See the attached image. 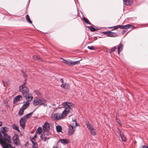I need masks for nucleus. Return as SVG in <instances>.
<instances>
[{
    "label": "nucleus",
    "instance_id": "nucleus-34",
    "mask_svg": "<svg viewBox=\"0 0 148 148\" xmlns=\"http://www.w3.org/2000/svg\"><path fill=\"white\" fill-rule=\"evenodd\" d=\"M83 19L84 20V21L86 23H87L88 24H90V25L91 24L90 23V22L88 20V19H87V18H86L85 17H83Z\"/></svg>",
    "mask_w": 148,
    "mask_h": 148
},
{
    "label": "nucleus",
    "instance_id": "nucleus-19",
    "mask_svg": "<svg viewBox=\"0 0 148 148\" xmlns=\"http://www.w3.org/2000/svg\"><path fill=\"white\" fill-rule=\"evenodd\" d=\"M123 45L122 44L119 45L117 47L118 53L119 54L123 50Z\"/></svg>",
    "mask_w": 148,
    "mask_h": 148
},
{
    "label": "nucleus",
    "instance_id": "nucleus-33",
    "mask_svg": "<svg viewBox=\"0 0 148 148\" xmlns=\"http://www.w3.org/2000/svg\"><path fill=\"white\" fill-rule=\"evenodd\" d=\"M26 19L27 21L30 23H32V21H31L29 15L27 14V15L26 16Z\"/></svg>",
    "mask_w": 148,
    "mask_h": 148
},
{
    "label": "nucleus",
    "instance_id": "nucleus-13",
    "mask_svg": "<svg viewBox=\"0 0 148 148\" xmlns=\"http://www.w3.org/2000/svg\"><path fill=\"white\" fill-rule=\"evenodd\" d=\"M23 97L21 95H18L15 97L13 99V103L14 104L16 103L18 101L22 99Z\"/></svg>",
    "mask_w": 148,
    "mask_h": 148
},
{
    "label": "nucleus",
    "instance_id": "nucleus-49",
    "mask_svg": "<svg viewBox=\"0 0 148 148\" xmlns=\"http://www.w3.org/2000/svg\"><path fill=\"white\" fill-rule=\"evenodd\" d=\"M43 105L45 107H47V105L45 103H44V104H43Z\"/></svg>",
    "mask_w": 148,
    "mask_h": 148
},
{
    "label": "nucleus",
    "instance_id": "nucleus-10",
    "mask_svg": "<svg viewBox=\"0 0 148 148\" xmlns=\"http://www.w3.org/2000/svg\"><path fill=\"white\" fill-rule=\"evenodd\" d=\"M76 127H73V126H69L68 130V134L69 136L73 135L75 131Z\"/></svg>",
    "mask_w": 148,
    "mask_h": 148
},
{
    "label": "nucleus",
    "instance_id": "nucleus-3",
    "mask_svg": "<svg viewBox=\"0 0 148 148\" xmlns=\"http://www.w3.org/2000/svg\"><path fill=\"white\" fill-rule=\"evenodd\" d=\"M63 107L65 108V109H68V110L70 112V110L74 108V105L71 103L68 102H65L62 104Z\"/></svg>",
    "mask_w": 148,
    "mask_h": 148
},
{
    "label": "nucleus",
    "instance_id": "nucleus-24",
    "mask_svg": "<svg viewBox=\"0 0 148 148\" xmlns=\"http://www.w3.org/2000/svg\"><path fill=\"white\" fill-rule=\"evenodd\" d=\"M25 110L22 108H21L18 112L19 115L20 116L22 115L23 114Z\"/></svg>",
    "mask_w": 148,
    "mask_h": 148
},
{
    "label": "nucleus",
    "instance_id": "nucleus-48",
    "mask_svg": "<svg viewBox=\"0 0 148 148\" xmlns=\"http://www.w3.org/2000/svg\"><path fill=\"white\" fill-rule=\"evenodd\" d=\"M36 137H37V135H36V134H35V135H34V137L32 138H34V139L35 138H36Z\"/></svg>",
    "mask_w": 148,
    "mask_h": 148
},
{
    "label": "nucleus",
    "instance_id": "nucleus-32",
    "mask_svg": "<svg viewBox=\"0 0 148 148\" xmlns=\"http://www.w3.org/2000/svg\"><path fill=\"white\" fill-rule=\"evenodd\" d=\"M88 28L91 32H94L96 31V29L92 26L88 27Z\"/></svg>",
    "mask_w": 148,
    "mask_h": 148
},
{
    "label": "nucleus",
    "instance_id": "nucleus-23",
    "mask_svg": "<svg viewBox=\"0 0 148 148\" xmlns=\"http://www.w3.org/2000/svg\"><path fill=\"white\" fill-rule=\"evenodd\" d=\"M42 128L40 127H39L36 132V133L40 134L42 133Z\"/></svg>",
    "mask_w": 148,
    "mask_h": 148
},
{
    "label": "nucleus",
    "instance_id": "nucleus-22",
    "mask_svg": "<svg viewBox=\"0 0 148 148\" xmlns=\"http://www.w3.org/2000/svg\"><path fill=\"white\" fill-rule=\"evenodd\" d=\"M78 125L77 124V121L76 120H73L70 126H73V127H76V126H77Z\"/></svg>",
    "mask_w": 148,
    "mask_h": 148
},
{
    "label": "nucleus",
    "instance_id": "nucleus-50",
    "mask_svg": "<svg viewBox=\"0 0 148 148\" xmlns=\"http://www.w3.org/2000/svg\"><path fill=\"white\" fill-rule=\"evenodd\" d=\"M60 81L62 83V84H64L63 80V79L62 78L61 79H60Z\"/></svg>",
    "mask_w": 148,
    "mask_h": 148
},
{
    "label": "nucleus",
    "instance_id": "nucleus-18",
    "mask_svg": "<svg viewBox=\"0 0 148 148\" xmlns=\"http://www.w3.org/2000/svg\"><path fill=\"white\" fill-rule=\"evenodd\" d=\"M23 103L24 104L21 108L25 110L29 106V102L27 101H24Z\"/></svg>",
    "mask_w": 148,
    "mask_h": 148
},
{
    "label": "nucleus",
    "instance_id": "nucleus-12",
    "mask_svg": "<svg viewBox=\"0 0 148 148\" xmlns=\"http://www.w3.org/2000/svg\"><path fill=\"white\" fill-rule=\"evenodd\" d=\"M26 122V119H24L23 118H22L20 120L19 123L20 125L23 129L25 128Z\"/></svg>",
    "mask_w": 148,
    "mask_h": 148
},
{
    "label": "nucleus",
    "instance_id": "nucleus-17",
    "mask_svg": "<svg viewBox=\"0 0 148 148\" xmlns=\"http://www.w3.org/2000/svg\"><path fill=\"white\" fill-rule=\"evenodd\" d=\"M124 4L126 5H131L133 3V0H123Z\"/></svg>",
    "mask_w": 148,
    "mask_h": 148
},
{
    "label": "nucleus",
    "instance_id": "nucleus-53",
    "mask_svg": "<svg viewBox=\"0 0 148 148\" xmlns=\"http://www.w3.org/2000/svg\"><path fill=\"white\" fill-rule=\"evenodd\" d=\"M52 148H58L57 147H53Z\"/></svg>",
    "mask_w": 148,
    "mask_h": 148
},
{
    "label": "nucleus",
    "instance_id": "nucleus-28",
    "mask_svg": "<svg viewBox=\"0 0 148 148\" xmlns=\"http://www.w3.org/2000/svg\"><path fill=\"white\" fill-rule=\"evenodd\" d=\"M132 25L131 24H127L123 25V29H127L130 28V27H132Z\"/></svg>",
    "mask_w": 148,
    "mask_h": 148
},
{
    "label": "nucleus",
    "instance_id": "nucleus-42",
    "mask_svg": "<svg viewBox=\"0 0 148 148\" xmlns=\"http://www.w3.org/2000/svg\"><path fill=\"white\" fill-rule=\"evenodd\" d=\"M116 119L117 121V122L121 126H122L123 124L121 122V121L119 119H117V117H116Z\"/></svg>",
    "mask_w": 148,
    "mask_h": 148
},
{
    "label": "nucleus",
    "instance_id": "nucleus-8",
    "mask_svg": "<svg viewBox=\"0 0 148 148\" xmlns=\"http://www.w3.org/2000/svg\"><path fill=\"white\" fill-rule=\"evenodd\" d=\"M52 118L54 120L57 121L63 119L61 113H56L51 114Z\"/></svg>",
    "mask_w": 148,
    "mask_h": 148
},
{
    "label": "nucleus",
    "instance_id": "nucleus-35",
    "mask_svg": "<svg viewBox=\"0 0 148 148\" xmlns=\"http://www.w3.org/2000/svg\"><path fill=\"white\" fill-rule=\"evenodd\" d=\"M33 59L34 60H41V59L40 58L37 56L36 55H34L33 57Z\"/></svg>",
    "mask_w": 148,
    "mask_h": 148
},
{
    "label": "nucleus",
    "instance_id": "nucleus-40",
    "mask_svg": "<svg viewBox=\"0 0 148 148\" xmlns=\"http://www.w3.org/2000/svg\"><path fill=\"white\" fill-rule=\"evenodd\" d=\"M33 144V148H38V145L37 143V142H36L35 143H34Z\"/></svg>",
    "mask_w": 148,
    "mask_h": 148
},
{
    "label": "nucleus",
    "instance_id": "nucleus-29",
    "mask_svg": "<svg viewBox=\"0 0 148 148\" xmlns=\"http://www.w3.org/2000/svg\"><path fill=\"white\" fill-rule=\"evenodd\" d=\"M81 60H77L76 61L72 62L71 61V66H73L75 65L78 64L80 63V61Z\"/></svg>",
    "mask_w": 148,
    "mask_h": 148
},
{
    "label": "nucleus",
    "instance_id": "nucleus-37",
    "mask_svg": "<svg viewBox=\"0 0 148 148\" xmlns=\"http://www.w3.org/2000/svg\"><path fill=\"white\" fill-rule=\"evenodd\" d=\"M116 49V46H114L112 47L111 48L110 50L111 51L110 52V53H111L112 52H114L115 51V49Z\"/></svg>",
    "mask_w": 148,
    "mask_h": 148
},
{
    "label": "nucleus",
    "instance_id": "nucleus-41",
    "mask_svg": "<svg viewBox=\"0 0 148 148\" xmlns=\"http://www.w3.org/2000/svg\"><path fill=\"white\" fill-rule=\"evenodd\" d=\"M112 28H114V29H113V30H114L118 28V25H117L116 26H114V27H108V29H111Z\"/></svg>",
    "mask_w": 148,
    "mask_h": 148
},
{
    "label": "nucleus",
    "instance_id": "nucleus-31",
    "mask_svg": "<svg viewBox=\"0 0 148 148\" xmlns=\"http://www.w3.org/2000/svg\"><path fill=\"white\" fill-rule=\"evenodd\" d=\"M12 127L14 129H15L18 132H19L20 131V130H19L18 127H17L16 125H15L13 124L12 125Z\"/></svg>",
    "mask_w": 148,
    "mask_h": 148
},
{
    "label": "nucleus",
    "instance_id": "nucleus-4",
    "mask_svg": "<svg viewBox=\"0 0 148 148\" xmlns=\"http://www.w3.org/2000/svg\"><path fill=\"white\" fill-rule=\"evenodd\" d=\"M86 125L88 129L90 131L91 135L94 136L96 135V130L93 128L92 125H91L88 122V123L86 124Z\"/></svg>",
    "mask_w": 148,
    "mask_h": 148
},
{
    "label": "nucleus",
    "instance_id": "nucleus-55",
    "mask_svg": "<svg viewBox=\"0 0 148 148\" xmlns=\"http://www.w3.org/2000/svg\"><path fill=\"white\" fill-rule=\"evenodd\" d=\"M146 148H148V145L147 146V147Z\"/></svg>",
    "mask_w": 148,
    "mask_h": 148
},
{
    "label": "nucleus",
    "instance_id": "nucleus-43",
    "mask_svg": "<svg viewBox=\"0 0 148 148\" xmlns=\"http://www.w3.org/2000/svg\"><path fill=\"white\" fill-rule=\"evenodd\" d=\"M117 132L120 135L122 134L121 133V131L120 130V129L119 128H118L117 129Z\"/></svg>",
    "mask_w": 148,
    "mask_h": 148
},
{
    "label": "nucleus",
    "instance_id": "nucleus-2",
    "mask_svg": "<svg viewBox=\"0 0 148 148\" xmlns=\"http://www.w3.org/2000/svg\"><path fill=\"white\" fill-rule=\"evenodd\" d=\"M33 104L35 106H40L46 103V101L42 98L34 99L33 101Z\"/></svg>",
    "mask_w": 148,
    "mask_h": 148
},
{
    "label": "nucleus",
    "instance_id": "nucleus-54",
    "mask_svg": "<svg viewBox=\"0 0 148 148\" xmlns=\"http://www.w3.org/2000/svg\"><path fill=\"white\" fill-rule=\"evenodd\" d=\"M125 30H123V32H125Z\"/></svg>",
    "mask_w": 148,
    "mask_h": 148
},
{
    "label": "nucleus",
    "instance_id": "nucleus-21",
    "mask_svg": "<svg viewBox=\"0 0 148 148\" xmlns=\"http://www.w3.org/2000/svg\"><path fill=\"white\" fill-rule=\"evenodd\" d=\"M32 113L33 112L30 113L28 114L25 115L22 118H23L24 119H26H26H27L30 118V116L32 115Z\"/></svg>",
    "mask_w": 148,
    "mask_h": 148
},
{
    "label": "nucleus",
    "instance_id": "nucleus-52",
    "mask_svg": "<svg viewBox=\"0 0 148 148\" xmlns=\"http://www.w3.org/2000/svg\"><path fill=\"white\" fill-rule=\"evenodd\" d=\"M3 83L4 86L5 87V84H4V81L3 80Z\"/></svg>",
    "mask_w": 148,
    "mask_h": 148
},
{
    "label": "nucleus",
    "instance_id": "nucleus-5",
    "mask_svg": "<svg viewBox=\"0 0 148 148\" xmlns=\"http://www.w3.org/2000/svg\"><path fill=\"white\" fill-rule=\"evenodd\" d=\"M19 91L21 92L23 96L28 95V93L29 92V89L27 87H19Z\"/></svg>",
    "mask_w": 148,
    "mask_h": 148
},
{
    "label": "nucleus",
    "instance_id": "nucleus-16",
    "mask_svg": "<svg viewBox=\"0 0 148 148\" xmlns=\"http://www.w3.org/2000/svg\"><path fill=\"white\" fill-rule=\"evenodd\" d=\"M70 112L68 110V109H65L62 112V113L61 114L62 115V117L63 118V119L65 117L67 116L68 114Z\"/></svg>",
    "mask_w": 148,
    "mask_h": 148
},
{
    "label": "nucleus",
    "instance_id": "nucleus-38",
    "mask_svg": "<svg viewBox=\"0 0 148 148\" xmlns=\"http://www.w3.org/2000/svg\"><path fill=\"white\" fill-rule=\"evenodd\" d=\"M87 48L88 49L91 50H95V47L92 46H88L87 47Z\"/></svg>",
    "mask_w": 148,
    "mask_h": 148
},
{
    "label": "nucleus",
    "instance_id": "nucleus-1",
    "mask_svg": "<svg viewBox=\"0 0 148 148\" xmlns=\"http://www.w3.org/2000/svg\"><path fill=\"white\" fill-rule=\"evenodd\" d=\"M2 128L3 129V130H1V133L3 135V137L5 140L6 142H7L8 143H11L10 136L5 133L8 130V128L6 127H2Z\"/></svg>",
    "mask_w": 148,
    "mask_h": 148
},
{
    "label": "nucleus",
    "instance_id": "nucleus-51",
    "mask_svg": "<svg viewBox=\"0 0 148 148\" xmlns=\"http://www.w3.org/2000/svg\"><path fill=\"white\" fill-rule=\"evenodd\" d=\"M2 123L1 121H0V126L2 125Z\"/></svg>",
    "mask_w": 148,
    "mask_h": 148
},
{
    "label": "nucleus",
    "instance_id": "nucleus-11",
    "mask_svg": "<svg viewBox=\"0 0 148 148\" xmlns=\"http://www.w3.org/2000/svg\"><path fill=\"white\" fill-rule=\"evenodd\" d=\"M23 97H25L27 101L28 102L31 101L33 98L32 94L30 92L28 93V95L24 96Z\"/></svg>",
    "mask_w": 148,
    "mask_h": 148
},
{
    "label": "nucleus",
    "instance_id": "nucleus-44",
    "mask_svg": "<svg viewBox=\"0 0 148 148\" xmlns=\"http://www.w3.org/2000/svg\"><path fill=\"white\" fill-rule=\"evenodd\" d=\"M44 133H45V134L47 136V137H48V136L50 135V133H49V132H47V131H44V132H43Z\"/></svg>",
    "mask_w": 148,
    "mask_h": 148
},
{
    "label": "nucleus",
    "instance_id": "nucleus-27",
    "mask_svg": "<svg viewBox=\"0 0 148 148\" xmlns=\"http://www.w3.org/2000/svg\"><path fill=\"white\" fill-rule=\"evenodd\" d=\"M120 136L122 141L123 142H125L126 141V137L123 134H122Z\"/></svg>",
    "mask_w": 148,
    "mask_h": 148
},
{
    "label": "nucleus",
    "instance_id": "nucleus-25",
    "mask_svg": "<svg viewBox=\"0 0 148 148\" xmlns=\"http://www.w3.org/2000/svg\"><path fill=\"white\" fill-rule=\"evenodd\" d=\"M60 141L64 145H65L68 143L67 140L66 139H61Z\"/></svg>",
    "mask_w": 148,
    "mask_h": 148
},
{
    "label": "nucleus",
    "instance_id": "nucleus-39",
    "mask_svg": "<svg viewBox=\"0 0 148 148\" xmlns=\"http://www.w3.org/2000/svg\"><path fill=\"white\" fill-rule=\"evenodd\" d=\"M26 83V79H25L24 81L23 84L21 86H20L19 87H27L26 86H25Z\"/></svg>",
    "mask_w": 148,
    "mask_h": 148
},
{
    "label": "nucleus",
    "instance_id": "nucleus-14",
    "mask_svg": "<svg viewBox=\"0 0 148 148\" xmlns=\"http://www.w3.org/2000/svg\"><path fill=\"white\" fill-rule=\"evenodd\" d=\"M43 128L44 131H47L49 129V123L46 122L43 125Z\"/></svg>",
    "mask_w": 148,
    "mask_h": 148
},
{
    "label": "nucleus",
    "instance_id": "nucleus-30",
    "mask_svg": "<svg viewBox=\"0 0 148 148\" xmlns=\"http://www.w3.org/2000/svg\"><path fill=\"white\" fill-rule=\"evenodd\" d=\"M64 62L69 66L71 65V61L64 60Z\"/></svg>",
    "mask_w": 148,
    "mask_h": 148
},
{
    "label": "nucleus",
    "instance_id": "nucleus-46",
    "mask_svg": "<svg viewBox=\"0 0 148 148\" xmlns=\"http://www.w3.org/2000/svg\"><path fill=\"white\" fill-rule=\"evenodd\" d=\"M118 28H120V29H123V25H118Z\"/></svg>",
    "mask_w": 148,
    "mask_h": 148
},
{
    "label": "nucleus",
    "instance_id": "nucleus-47",
    "mask_svg": "<svg viewBox=\"0 0 148 148\" xmlns=\"http://www.w3.org/2000/svg\"><path fill=\"white\" fill-rule=\"evenodd\" d=\"M23 76L25 77H27V76L26 75V74L23 71Z\"/></svg>",
    "mask_w": 148,
    "mask_h": 148
},
{
    "label": "nucleus",
    "instance_id": "nucleus-6",
    "mask_svg": "<svg viewBox=\"0 0 148 148\" xmlns=\"http://www.w3.org/2000/svg\"><path fill=\"white\" fill-rule=\"evenodd\" d=\"M12 139L13 143L16 146H19L21 145L20 140L19 136L18 135H14Z\"/></svg>",
    "mask_w": 148,
    "mask_h": 148
},
{
    "label": "nucleus",
    "instance_id": "nucleus-7",
    "mask_svg": "<svg viewBox=\"0 0 148 148\" xmlns=\"http://www.w3.org/2000/svg\"><path fill=\"white\" fill-rule=\"evenodd\" d=\"M1 143V145L3 148H15V147H13L11 145L7 143V142L3 139H1L0 140Z\"/></svg>",
    "mask_w": 148,
    "mask_h": 148
},
{
    "label": "nucleus",
    "instance_id": "nucleus-45",
    "mask_svg": "<svg viewBox=\"0 0 148 148\" xmlns=\"http://www.w3.org/2000/svg\"><path fill=\"white\" fill-rule=\"evenodd\" d=\"M31 140L33 144L36 142L35 141V139L34 138H32V139H31Z\"/></svg>",
    "mask_w": 148,
    "mask_h": 148
},
{
    "label": "nucleus",
    "instance_id": "nucleus-20",
    "mask_svg": "<svg viewBox=\"0 0 148 148\" xmlns=\"http://www.w3.org/2000/svg\"><path fill=\"white\" fill-rule=\"evenodd\" d=\"M61 87L66 89H68L69 88V85L68 83H65L64 84H62L61 85Z\"/></svg>",
    "mask_w": 148,
    "mask_h": 148
},
{
    "label": "nucleus",
    "instance_id": "nucleus-26",
    "mask_svg": "<svg viewBox=\"0 0 148 148\" xmlns=\"http://www.w3.org/2000/svg\"><path fill=\"white\" fill-rule=\"evenodd\" d=\"M62 129V127L59 125H58L56 126V131L58 132H60Z\"/></svg>",
    "mask_w": 148,
    "mask_h": 148
},
{
    "label": "nucleus",
    "instance_id": "nucleus-36",
    "mask_svg": "<svg viewBox=\"0 0 148 148\" xmlns=\"http://www.w3.org/2000/svg\"><path fill=\"white\" fill-rule=\"evenodd\" d=\"M34 92L38 96H41L40 93L37 90H35L34 91Z\"/></svg>",
    "mask_w": 148,
    "mask_h": 148
},
{
    "label": "nucleus",
    "instance_id": "nucleus-9",
    "mask_svg": "<svg viewBox=\"0 0 148 148\" xmlns=\"http://www.w3.org/2000/svg\"><path fill=\"white\" fill-rule=\"evenodd\" d=\"M103 33L110 37H115L117 36V35L116 33L111 32L110 31L103 32Z\"/></svg>",
    "mask_w": 148,
    "mask_h": 148
},
{
    "label": "nucleus",
    "instance_id": "nucleus-15",
    "mask_svg": "<svg viewBox=\"0 0 148 148\" xmlns=\"http://www.w3.org/2000/svg\"><path fill=\"white\" fill-rule=\"evenodd\" d=\"M45 134V133H43L40 136L41 140L43 141H45L47 139H48L50 138L49 137L47 136Z\"/></svg>",
    "mask_w": 148,
    "mask_h": 148
}]
</instances>
